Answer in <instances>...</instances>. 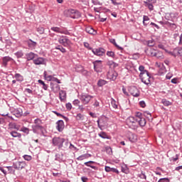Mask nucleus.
<instances>
[{
  "instance_id": "4c0bfd02",
  "label": "nucleus",
  "mask_w": 182,
  "mask_h": 182,
  "mask_svg": "<svg viewBox=\"0 0 182 182\" xmlns=\"http://www.w3.org/2000/svg\"><path fill=\"white\" fill-rule=\"evenodd\" d=\"M144 4H146V6L149 8V11H153V9H154V6H153V3H149L147 1H144Z\"/></svg>"
},
{
  "instance_id": "ea45409f",
  "label": "nucleus",
  "mask_w": 182,
  "mask_h": 182,
  "mask_svg": "<svg viewBox=\"0 0 182 182\" xmlns=\"http://www.w3.org/2000/svg\"><path fill=\"white\" fill-rule=\"evenodd\" d=\"M108 66H109V68H117V63H114L112 60L108 61L107 63Z\"/></svg>"
},
{
  "instance_id": "f704fd0d",
  "label": "nucleus",
  "mask_w": 182,
  "mask_h": 182,
  "mask_svg": "<svg viewBox=\"0 0 182 182\" xmlns=\"http://www.w3.org/2000/svg\"><path fill=\"white\" fill-rule=\"evenodd\" d=\"M75 119L77 121H82L85 120V115L82 114L81 113L77 114L75 116Z\"/></svg>"
},
{
  "instance_id": "3c124183",
  "label": "nucleus",
  "mask_w": 182,
  "mask_h": 182,
  "mask_svg": "<svg viewBox=\"0 0 182 182\" xmlns=\"http://www.w3.org/2000/svg\"><path fill=\"white\" fill-rule=\"evenodd\" d=\"M37 31L38 32V33H40V35H43V33H45V28L43 27H38L37 28Z\"/></svg>"
},
{
  "instance_id": "bb28decb",
  "label": "nucleus",
  "mask_w": 182,
  "mask_h": 182,
  "mask_svg": "<svg viewBox=\"0 0 182 182\" xmlns=\"http://www.w3.org/2000/svg\"><path fill=\"white\" fill-rule=\"evenodd\" d=\"M129 140L132 143H136V141H137V135L131 134V135H129Z\"/></svg>"
},
{
  "instance_id": "0eeeda50",
  "label": "nucleus",
  "mask_w": 182,
  "mask_h": 182,
  "mask_svg": "<svg viewBox=\"0 0 182 182\" xmlns=\"http://www.w3.org/2000/svg\"><path fill=\"white\" fill-rule=\"evenodd\" d=\"M13 167L16 170H22L26 167V163L25 161H16L13 163Z\"/></svg>"
},
{
  "instance_id": "b1692460",
  "label": "nucleus",
  "mask_w": 182,
  "mask_h": 182,
  "mask_svg": "<svg viewBox=\"0 0 182 182\" xmlns=\"http://www.w3.org/2000/svg\"><path fill=\"white\" fill-rule=\"evenodd\" d=\"M50 87L51 90L54 92H59V90H60V86L58 84H54L53 82L50 83Z\"/></svg>"
},
{
  "instance_id": "cd10ccee",
  "label": "nucleus",
  "mask_w": 182,
  "mask_h": 182,
  "mask_svg": "<svg viewBox=\"0 0 182 182\" xmlns=\"http://www.w3.org/2000/svg\"><path fill=\"white\" fill-rule=\"evenodd\" d=\"M55 160V161H59V163H62V161H63V154H56Z\"/></svg>"
},
{
  "instance_id": "7c9ffc66",
  "label": "nucleus",
  "mask_w": 182,
  "mask_h": 182,
  "mask_svg": "<svg viewBox=\"0 0 182 182\" xmlns=\"http://www.w3.org/2000/svg\"><path fill=\"white\" fill-rule=\"evenodd\" d=\"M109 42L111 43H112V45L115 46L116 48H117V49H119V50H123V48L119 46V45H117V43H116V40L114 38L110 39Z\"/></svg>"
},
{
  "instance_id": "c85d7f7f",
  "label": "nucleus",
  "mask_w": 182,
  "mask_h": 182,
  "mask_svg": "<svg viewBox=\"0 0 182 182\" xmlns=\"http://www.w3.org/2000/svg\"><path fill=\"white\" fill-rule=\"evenodd\" d=\"M59 97H60V100L61 102H63V100H65V99H66V92L61 90L59 92Z\"/></svg>"
},
{
  "instance_id": "052dcab7",
  "label": "nucleus",
  "mask_w": 182,
  "mask_h": 182,
  "mask_svg": "<svg viewBox=\"0 0 182 182\" xmlns=\"http://www.w3.org/2000/svg\"><path fill=\"white\" fill-rule=\"evenodd\" d=\"M144 116H145V117H147L148 119H150L151 117V114L146 111L144 112Z\"/></svg>"
},
{
  "instance_id": "9d476101",
  "label": "nucleus",
  "mask_w": 182,
  "mask_h": 182,
  "mask_svg": "<svg viewBox=\"0 0 182 182\" xmlns=\"http://www.w3.org/2000/svg\"><path fill=\"white\" fill-rule=\"evenodd\" d=\"M63 129H65V122L63 120L60 119L56 122V129L60 133L63 132Z\"/></svg>"
},
{
  "instance_id": "72a5a7b5",
  "label": "nucleus",
  "mask_w": 182,
  "mask_h": 182,
  "mask_svg": "<svg viewBox=\"0 0 182 182\" xmlns=\"http://www.w3.org/2000/svg\"><path fill=\"white\" fill-rule=\"evenodd\" d=\"M98 136L100 137H101L102 139H110L109 137V136L107 135V134H106V132H102L99 133Z\"/></svg>"
},
{
  "instance_id": "c9c22d12",
  "label": "nucleus",
  "mask_w": 182,
  "mask_h": 182,
  "mask_svg": "<svg viewBox=\"0 0 182 182\" xmlns=\"http://www.w3.org/2000/svg\"><path fill=\"white\" fill-rule=\"evenodd\" d=\"M15 56H16L17 59H19L23 57V51L19 50L14 53Z\"/></svg>"
},
{
  "instance_id": "4468645a",
  "label": "nucleus",
  "mask_w": 182,
  "mask_h": 182,
  "mask_svg": "<svg viewBox=\"0 0 182 182\" xmlns=\"http://www.w3.org/2000/svg\"><path fill=\"white\" fill-rule=\"evenodd\" d=\"M32 130L36 134H39V132L43 131V127L42 125H32Z\"/></svg>"
},
{
  "instance_id": "de8ad7c7",
  "label": "nucleus",
  "mask_w": 182,
  "mask_h": 182,
  "mask_svg": "<svg viewBox=\"0 0 182 182\" xmlns=\"http://www.w3.org/2000/svg\"><path fill=\"white\" fill-rule=\"evenodd\" d=\"M147 21H150V18H149V16H143V24L144 25V26H147V24L146 22H147Z\"/></svg>"
},
{
  "instance_id": "dca6fc26",
  "label": "nucleus",
  "mask_w": 182,
  "mask_h": 182,
  "mask_svg": "<svg viewBox=\"0 0 182 182\" xmlns=\"http://www.w3.org/2000/svg\"><path fill=\"white\" fill-rule=\"evenodd\" d=\"M26 43L28 45V47L31 50H33L36 48V46L38 45V43L32 41V39H29L26 41Z\"/></svg>"
},
{
  "instance_id": "58836bf2",
  "label": "nucleus",
  "mask_w": 182,
  "mask_h": 182,
  "mask_svg": "<svg viewBox=\"0 0 182 182\" xmlns=\"http://www.w3.org/2000/svg\"><path fill=\"white\" fill-rule=\"evenodd\" d=\"M167 73V69L164 67V65H162L161 68L159 70V75H164V73Z\"/></svg>"
},
{
  "instance_id": "13d9d810",
  "label": "nucleus",
  "mask_w": 182,
  "mask_h": 182,
  "mask_svg": "<svg viewBox=\"0 0 182 182\" xmlns=\"http://www.w3.org/2000/svg\"><path fill=\"white\" fill-rule=\"evenodd\" d=\"M23 157L24 160H26L27 161H31V160H32V156L29 155H24Z\"/></svg>"
},
{
  "instance_id": "79ce46f5",
  "label": "nucleus",
  "mask_w": 182,
  "mask_h": 182,
  "mask_svg": "<svg viewBox=\"0 0 182 182\" xmlns=\"http://www.w3.org/2000/svg\"><path fill=\"white\" fill-rule=\"evenodd\" d=\"M138 177L141 178L142 180H147V176H146V173L141 171V173L138 174Z\"/></svg>"
},
{
  "instance_id": "bf43d9fd",
  "label": "nucleus",
  "mask_w": 182,
  "mask_h": 182,
  "mask_svg": "<svg viewBox=\"0 0 182 182\" xmlns=\"http://www.w3.org/2000/svg\"><path fill=\"white\" fill-rule=\"evenodd\" d=\"M169 28H171L173 31L174 29H177V25L174 23H171L168 26Z\"/></svg>"
},
{
  "instance_id": "20e7f679",
  "label": "nucleus",
  "mask_w": 182,
  "mask_h": 182,
  "mask_svg": "<svg viewBox=\"0 0 182 182\" xmlns=\"http://www.w3.org/2000/svg\"><path fill=\"white\" fill-rule=\"evenodd\" d=\"M63 143H65V139L60 137H54L53 139V146H58V149L63 147Z\"/></svg>"
},
{
  "instance_id": "a211bd4d",
  "label": "nucleus",
  "mask_w": 182,
  "mask_h": 182,
  "mask_svg": "<svg viewBox=\"0 0 182 182\" xmlns=\"http://www.w3.org/2000/svg\"><path fill=\"white\" fill-rule=\"evenodd\" d=\"M13 114L16 117H21L23 114V111L21 108L14 109Z\"/></svg>"
},
{
  "instance_id": "412c9836",
  "label": "nucleus",
  "mask_w": 182,
  "mask_h": 182,
  "mask_svg": "<svg viewBox=\"0 0 182 182\" xmlns=\"http://www.w3.org/2000/svg\"><path fill=\"white\" fill-rule=\"evenodd\" d=\"M85 166L87 167H90L91 168H93V170H99V168L97 166H92V164H96L95 161H89L87 162L84 163Z\"/></svg>"
},
{
  "instance_id": "603ef678",
  "label": "nucleus",
  "mask_w": 182,
  "mask_h": 182,
  "mask_svg": "<svg viewBox=\"0 0 182 182\" xmlns=\"http://www.w3.org/2000/svg\"><path fill=\"white\" fill-rule=\"evenodd\" d=\"M149 71H147L146 70H144V71H141L140 74H139V77H143V76H144V75H149Z\"/></svg>"
},
{
  "instance_id": "49530a36",
  "label": "nucleus",
  "mask_w": 182,
  "mask_h": 182,
  "mask_svg": "<svg viewBox=\"0 0 182 182\" xmlns=\"http://www.w3.org/2000/svg\"><path fill=\"white\" fill-rule=\"evenodd\" d=\"M161 103L164 104V106H171V102H170V101H168L166 99H163L161 100Z\"/></svg>"
},
{
  "instance_id": "f3484780",
  "label": "nucleus",
  "mask_w": 182,
  "mask_h": 182,
  "mask_svg": "<svg viewBox=\"0 0 182 182\" xmlns=\"http://www.w3.org/2000/svg\"><path fill=\"white\" fill-rule=\"evenodd\" d=\"M139 125L141 127H144V126H146V119L136 118V127H139Z\"/></svg>"
},
{
  "instance_id": "2f4dec72",
  "label": "nucleus",
  "mask_w": 182,
  "mask_h": 182,
  "mask_svg": "<svg viewBox=\"0 0 182 182\" xmlns=\"http://www.w3.org/2000/svg\"><path fill=\"white\" fill-rule=\"evenodd\" d=\"M11 136H12V137H18V139H21V137H22V135L21 134V133L17 132L16 131H12L10 132Z\"/></svg>"
},
{
  "instance_id": "5701e85b",
  "label": "nucleus",
  "mask_w": 182,
  "mask_h": 182,
  "mask_svg": "<svg viewBox=\"0 0 182 182\" xmlns=\"http://www.w3.org/2000/svg\"><path fill=\"white\" fill-rule=\"evenodd\" d=\"M89 157H92V154H84L80 155L79 157L77 158L78 161H82V160H86V159H89Z\"/></svg>"
},
{
  "instance_id": "423d86ee",
  "label": "nucleus",
  "mask_w": 182,
  "mask_h": 182,
  "mask_svg": "<svg viewBox=\"0 0 182 182\" xmlns=\"http://www.w3.org/2000/svg\"><path fill=\"white\" fill-rule=\"evenodd\" d=\"M129 92L134 97H139L140 96V90L136 86H132L129 89Z\"/></svg>"
},
{
  "instance_id": "864d4df0",
  "label": "nucleus",
  "mask_w": 182,
  "mask_h": 182,
  "mask_svg": "<svg viewBox=\"0 0 182 182\" xmlns=\"http://www.w3.org/2000/svg\"><path fill=\"white\" fill-rule=\"evenodd\" d=\"M135 119H143V114L141 112H136Z\"/></svg>"
},
{
  "instance_id": "39448f33",
  "label": "nucleus",
  "mask_w": 182,
  "mask_h": 182,
  "mask_svg": "<svg viewBox=\"0 0 182 182\" xmlns=\"http://www.w3.org/2000/svg\"><path fill=\"white\" fill-rule=\"evenodd\" d=\"M68 14L70 18H72L73 19H78V18L82 16V14L79 12V11L75 9L69 10Z\"/></svg>"
},
{
  "instance_id": "1a4fd4ad",
  "label": "nucleus",
  "mask_w": 182,
  "mask_h": 182,
  "mask_svg": "<svg viewBox=\"0 0 182 182\" xmlns=\"http://www.w3.org/2000/svg\"><path fill=\"white\" fill-rule=\"evenodd\" d=\"M92 52L94 53V55H96L97 56H103L106 50L103 48H100L92 49Z\"/></svg>"
},
{
  "instance_id": "0e129e2a",
  "label": "nucleus",
  "mask_w": 182,
  "mask_h": 182,
  "mask_svg": "<svg viewBox=\"0 0 182 182\" xmlns=\"http://www.w3.org/2000/svg\"><path fill=\"white\" fill-rule=\"evenodd\" d=\"M80 103V101L79 100H75L73 102V105H74V106H79Z\"/></svg>"
},
{
  "instance_id": "6e6d98bb",
  "label": "nucleus",
  "mask_w": 182,
  "mask_h": 182,
  "mask_svg": "<svg viewBox=\"0 0 182 182\" xmlns=\"http://www.w3.org/2000/svg\"><path fill=\"white\" fill-rule=\"evenodd\" d=\"M6 168H8L9 173H10L11 174H14V173H15L14 167H12V166H6Z\"/></svg>"
},
{
  "instance_id": "f03ea898",
  "label": "nucleus",
  "mask_w": 182,
  "mask_h": 182,
  "mask_svg": "<svg viewBox=\"0 0 182 182\" xmlns=\"http://www.w3.org/2000/svg\"><path fill=\"white\" fill-rule=\"evenodd\" d=\"M58 43L60 45H63V46H65V48H69V46H70L71 45V42L70 40H69V38H68L66 36H61L59 38H58Z\"/></svg>"
},
{
  "instance_id": "7ed1b4c3",
  "label": "nucleus",
  "mask_w": 182,
  "mask_h": 182,
  "mask_svg": "<svg viewBox=\"0 0 182 182\" xmlns=\"http://www.w3.org/2000/svg\"><path fill=\"white\" fill-rule=\"evenodd\" d=\"M127 123L131 129H137V118H135V117H129L127 118Z\"/></svg>"
},
{
  "instance_id": "f257e3e1",
  "label": "nucleus",
  "mask_w": 182,
  "mask_h": 182,
  "mask_svg": "<svg viewBox=\"0 0 182 182\" xmlns=\"http://www.w3.org/2000/svg\"><path fill=\"white\" fill-rule=\"evenodd\" d=\"M79 99L83 105H89L90 100L93 99V96L87 93H82L79 95Z\"/></svg>"
},
{
  "instance_id": "c03bdc74",
  "label": "nucleus",
  "mask_w": 182,
  "mask_h": 182,
  "mask_svg": "<svg viewBox=\"0 0 182 182\" xmlns=\"http://www.w3.org/2000/svg\"><path fill=\"white\" fill-rule=\"evenodd\" d=\"M55 49L60 50L62 53H66V49L63 48L62 46H57Z\"/></svg>"
},
{
  "instance_id": "e2e57ef3",
  "label": "nucleus",
  "mask_w": 182,
  "mask_h": 182,
  "mask_svg": "<svg viewBox=\"0 0 182 182\" xmlns=\"http://www.w3.org/2000/svg\"><path fill=\"white\" fill-rule=\"evenodd\" d=\"M65 107L67 109V110H72V104L71 103H67L65 105Z\"/></svg>"
},
{
  "instance_id": "6ab92c4d",
  "label": "nucleus",
  "mask_w": 182,
  "mask_h": 182,
  "mask_svg": "<svg viewBox=\"0 0 182 182\" xmlns=\"http://www.w3.org/2000/svg\"><path fill=\"white\" fill-rule=\"evenodd\" d=\"M151 56H155L158 59H160L161 56H163V53L161 52L156 51L154 50H150Z\"/></svg>"
},
{
  "instance_id": "473e14b6",
  "label": "nucleus",
  "mask_w": 182,
  "mask_h": 182,
  "mask_svg": "<svg viewBox=\"0 0 182 182\" xmlns=\"http://www.w3.org/2000/svg\"><path fill=\"white\" fill-rule=\"evenodd\" d=\"M85 31L87 33H90V35H95L96 34V31H95V29L92 27H87L85 28Z\"/></svg>"
},
{
  "instance_id": "69168bd1",
  "label": "nucleus",
  "mask_w": 182,
  "mask_h": 182,
  "mask_svg": "<svg viewBox=\"0 0 182 182\" xmlns=\"http://www.w3.org/2000/svg\"><path fill=\"white\" fill-rule=\"evenodd\" d=\"M122 173H125V174H127V173H129V170L127 169V167H122Z\"/></svg>"
},
{
  "instance_id": "2eb2a0df",
  "label": "nucleus",
  "mask_w": 182,
  "mask_h": 182,
  "mask_svg": "<svg viewBox=\"0 0 182 182\" xmlns=\"http://www.w3.org/2000/svg\"><path fill=\"white\" fill-rule=\"evenodd\" d=\"M117 72L116 71H109L107 73V77L108 79H109L110 80H116V79H117Z\"/></svg>"
},
{
  "instance_id": "6e6552de",
  "label": "nucleus",
  "mask_w": 182,
  "mask_h": 182,
  "mask_svg": "<svg viewBox=\"0 0 182 182\" xmlns=\"http://www.w3.org/2000/svg\"><path fill=\"white\" fill-rule=\"evenodd\" d=\"M11 62H14V58L9 56L3 57L2 61H1L2 68H8V65H9Z\"/></svg>"
},
{
  "instance_id": "4be33fe9",
  "label": "nucleus",
  "mask_w": 182,
  "mask_h": 182,
  "mask_svg": "<svg viewBox=\"0 0 182 182\" xmlns=\"http://www.w3.org/2000/svg\"><path fill=\"white\" fill-rule=\"evenodd\" d=\"M94 70L95 72H99V68L102 67V60H95L93 62Z\"/></svg>"
},
{
  "instance_id": "f8f14e48",
  "label": "nucleus",
  "mask_w": 182,
  "mask_h": 182,
  "mask_svg": "<svg viewBox=\"0 0 182 182\" xmlns=\"http://www.w3.org/2000/svg\"><path fill=\"white\" fill-rule=\"evenodd\" d=\"M142 83H144V85H146L147 86H149V85H150V74H146L144 75V76L140 77Z\"/></svg>"
},
{
  "instance_id": "a18cd8bd",
  "label": "nucleus",
  "mask_w": 182,
  "mask_h": 182,
  "mask_svg": "<svg viewBox=\"0 0 182 182\" xmlns=\"http://www.w3.org/2000/svg\"><path fill=\"white\" fill-rule=\"evenodd\" d=\"M111 105H112L113 109H117V107H118L117 102H116V100H114V99H113V98L111 99Z\"/></svg>"
},
{
  "instance_id": "5fc2aeb1",
  "label": "nucleus",
  "mask_w": 182,
  "mask_h": 182,
  "mask_svg": "<svg viewBox=\"0 0 182 182\" xmlns=\"http://www.w3.org/2000/svg\"><path fill=\"white\" fill-rule=\"evenodd\" d=\"M21 132H23V133H26V134H29V128H26L25 127H23L21 128Z\"/></svg>"
},
{
  "instance_id": "4d7b16f0",
  "label": "nucleus",
  "mask_w": 182,
  "mask_h": 182,
  "mask_svg": "<svg viewBox=\"0 0 182 182\" xmlns=\"http://www.w3.org/2000/svg\"><path fill=\"white\" fill-rule=\"evenodd\" d=\"M91 2L92 4H93V5H102V4L100 1H99V0H91Z\"/></svg>"
},
{
  "instance_id": "aec40b11",
  "label": "nucleus",
  "mask_w": 182,
  "mask_h": 182,
  "mask_svg": "<svg viewBox=\"0 0 182 182\" xmlns=\"http://www.w3.org/2000/svg\"><path fill=\"white\" fill-rule=\"evenodd\" d=\"M27 60H33L36 59V58H38V55L35 54V53L31 52L27 54H26Z\"/></svg>"
},
{
  "instance_id": "09e8293b",
  "label": "nucleus",
  "mask_w": 182,
  "mask_h": 182,
  "mask_svg": "<svg viewBox=\"0 0 182 182\" xmlns=\"http://www.w3.org/2000/svg\"><path fill=\"white\" fill-rule=\"evenodd\" d=\"M107 56H109V58H114L115 54L113 51H107Z\"/></svg>"
},
{
  "instance_id": "37998d69",
  "label": "nucleus",
  "mask_w": 182,
  "mask_h": 182,
  "mask_svg": "<svg viewBox=\"0 0 182 182\" xmlns=\"http://www.w3.org/2000/svg\"><path fill=\"white\" fill-rule=\"evenodd\" d=\"M35 126H42V119L37 118L34 120Z\"/></svg>"
},
{
  "instance_id": "a878e982",
  "label": "nucleus",
  "mask_w": 182,
  "mask_h": 182,
  "mask_svg": "<svg viewBox=\"0 0 182 182\" xmlns=\"http://www.w3.org/2000/svg\"><path fill=\"white\" fill-rule=\"evenodd\" d=\"M97 85L98 87H102L105 86V85H107V81H106L105 80H103V79H100L97 81Z\"/></svg>"
},
{
  "instance_id": "9b49d317",
  "label": "nucleus",
  "mask_w": 182,
  "mask_h": 182,
  "mask_svg": "<svg viewBox=\"0 0 182 182\" xmlns=\"http://www.w3.org/2000/svg\"><path fill=\"white\" fill-rule=\"evenodd\" d=\"M34 65H46V60H45V58L42 57H36V59L33 60Z\"/></svg>"
},
{
  "instance_id": "8fccbe9b",
  "label": "nucleus",
  "mask_w": 182,
  "mask_h": 182,
  "mask_svg": "<svg viewBox=\"0 0 182 182\" xmlns=\"http://www.w3.org/2000/svg\"><path fill=\"white\" fill-rule=\"evenodd\" d=\"M172 56H174V58L178 56V48L173 49V53H172Z\"/></svg>"
},
{
  "instance_id": "e433bc0d",
  "label": "nucleus",
  "mask_w": 182,
  "mask_h": 182,
  "mask_svg": "<svg viewBox=\"0 0 182 182\" xmlns=\"http://www.w3.org/2000/svg\"><path fill=\"white\" fill-rule=\"evenodd\" d=\"M38 83L40 84V85H42V86H43V89L44 90H48V85H46V83H45V82H43V80H38Z\"/></svg>"
},
{
  "instance_id": "680f3d73",
  "label": "nucleus",
  "mask_w": 182,
  "mask_h": 182,
  "mask_svg": "<svg viewBox=\"0 0 182 182\" xmlns=\"http://www.w3.org/2000/svg\"><path fill=\"white\" fill-rule=\"evenodd\" d=\"M158 182H170V179H168V178H160Z\"/></svg>"
},
{
  "instance_id": "338daca9",
  "label": "nucleus",
  "mask_w": 182,
  "mask_h": 182,
  "mask_svg": "<svg viewBox=\"0 0 182 182\" xmlns=\"http://www.w3.org/2000/svg\"><path fill=\"white\" fill-rule=\"evenodd\" d=\"M154 45V40L148 41V46H153Z\"/></svg>"
},
{
  "instance_id": "c756f323",
  "label": "nucleus",
  "mask_w": 182,
  "mask_h": 182,
  "mask_svg": "<svg viewBox=\"0 0 182 182\" xmlns=\"http://www.w3.org/2000/svg\"><path fill=\"white\" fill-rule=\"evenodd\" d=\"M14 77L17 82H23V76L19 73H16Z\"/></svg>"
},
{
  "instance_id": "a19ab883",
  "label": "nucleus",
  "mask_w": 182,
  "mask_h": 182,
  "mask_svg": "<svg viewBox=\"0 0 182 182\" xmlns=\"http://www.w3.org/2000/svg\"><path fill=\"white\" fill-rule=\"evenodd\" d=\"M50 29L56 33H62V30L59 27H52Z\"/></svg>"
},
{
  "instance_id": "774afa93",
  "label": "nucleus",
  "mask_w": 182,
  "mask_h": 182,
  "mask_svg": "<svg viewBox=\"0 0 182 182\" xmlns=\"http://www.w3.org/2000/svg\"><path fill=\"white\" fill-rule=\"evenodd\" d=\"M178 54L179 56H182V48L181 47L178 48Z\"/></svg>"
},
{
  "instance_id": "393cba45",
  "label": "nucleus",
  "mask_w": 182,
  "mask_h": 182,
  "mask_svg": "<svg viewBox=\"0 0 182 182\" xmlns=\"http://www.w3.org/2000/svg\"><path fill=\"white\" fill-rule=\"evenodd\" d=\"M97 123L98 127H99V129H100V130H102L103 129V127H105L106 126V122H105V121H103V119H98L97 121Z\"/></svg>"
},
{
  "instance_id": "ddd939ff",
  "label": "nucleus",
  "mask_w": 182,
  "mask_h": 182,
  "mask_svg": "<svg viewBox=\"0 0 182 182\" xmlns=\"http://www.w3.org/2000/svg\"><path fill=\"white\" fill-rule=\"evenodd\" d=\"M44 77H46V79L51 81V82H56V83H60V80H59V79H58L57 77H55L52 75H48L46 71H44Z\"/></svg>"
}]
</instances>
